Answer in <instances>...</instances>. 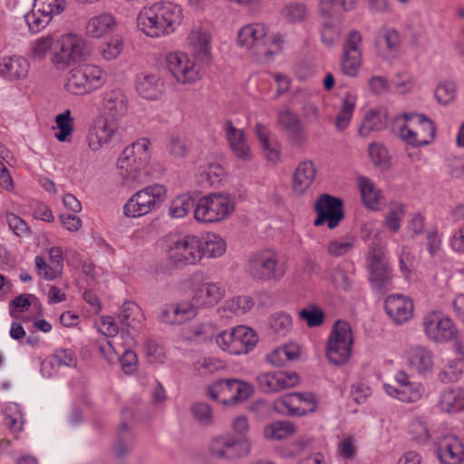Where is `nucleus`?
<instances>
[{
    "label": "nucleus",
    "mask_w": 464,
    "mask_h": 464,
    "mask_svg": "<svg viewBox=\"0 0 464 464\" xmlns=\"http://www.w3.org/2000/svg\"><path fill=\"white\" fill-rule=\"evenodd\" d=\"M295 432V426L289 420L275 421L264 429V436L270 440H284Z\"/></svg>",
    "instance_id": "09e8293b"
},
{
    "label": "nucleus",
    "mask_w": 464,
    "mask_h": 464,
    "mask_svg": "<svg viewBox=\"0 0 464 464\" xmlns=\"http://www.w3.org/2000/svg\"><path fill=\"white\" fill-rule=\"evenodd\" d=\"M188 48L194 56L208 62L211 52V35L209 32L198 25L192 26L186 38Z\"/></svg>",
    "instance_id": "bb28decb"
},
{
    "label": "nucleus",
    "mask_w": 464,
    "mask_h": 464,
    "mask_svg": "<svg viewBox=\"0 0 464 464\" xmlns=\"http://www.w3.org/2000/svg\"><path fill=\"white\" fill-rule=\"evenodd\" d=\"M162 82L158 72H141L136 77V90L147 100H156L160 97Z\"/></svg>",
    "instance_id": "473e14b6"
},
{
    "label": "nucleus",
    "mask_w": 464,
    "mask_h": 464,
    "mask_svg": "<svg viewBox=\"0 0 464 464\" xmlns=\"http://www.w3.org/2000/svg\"><path fill=\"white\" fill-rule=\"evenodd\" d=\"M106 82V73L97 65L82 64L69 71L65 89L74 95H84L100 89Z\"/></svg>",
    "instance_id": "39448f33"
},
{
    "label": "nucleus",
    "mask_w": 464,
    "mask_h": 464,
    "mask_svg": "<svg viewBox=\"0 0 464 464\" xmlns=\"http://www.w3.org/2000/svg\"><path fill=\"white\" fill-rule=\"evenodd\" d=\"M358 186L363 204L372 210L379 208L382 199V192L378 189L372 179L367 177L358 178Z\"/></svg>",
    "instance_id": "ea45409f"
},
{
    "label": "nucleus",
    "mask_w": 464,
    "mask_h": 464,
    "mask_svg": "<svg viewBox=\"0 0 464 464\" xmlns=\"http://www.w3.org/2000/svg\"><path fill=\"white\" fill-rule=\"evenodd\" d=\"M226 295L222 282H202L193 290L192 301L199 307H211L218 304Z\"/></svg>",
    "instance_id": "a878e982"
},
{
    "label": "nucleus",
    "mask_w": 464,
    "mask_h": 464,
    "mask_svg": "<svg viewBox=\"0 0 464 464\" xmlns=\"http://www.w3.org/2000/svg\"><path fill=\"white\" fill-rule=\"evenodd\" d=\"M464 371V360L461 358L450 361L447 367L439 373L441 382L449 383L457 382Z\"/></svg>",
    "instance_id": "680f3d73"
},
{
    "label": "nucleus",
    "mask_w": 464,
    "mask_h": 464,
    "mask_svg": "<svg viewBox=\"0 0 464 464\" xmlns=\"http://www.w3.org/2000/svg\"><path fill=\"white\" fill-rule=\"evenodd\" d=\"M52 14L33 6L32 10L24 14V20L32 34H37L44 30L53 19Z\"/></svg>",
    "instance_id": "49530a36"
},
{
    "label": "nucleus",
    "mask_w": 464,
    "mask_h": 464,
    "mask_svg": "<svg viewBox=\"0 0 464 464\" xmlns=\"http://www.w3.org/2000/svg\"><path fill=\"white\" fill-rule=\"evenodd\" d=\"M168 257L175 266L196 265L203 258L202 240L194 235L180 237L169 246Z\"/></svg>",
    "instance_id": "f8f14e48"
},
{
    "label": "nucleus",
    "mask_w": 464,
    "mask_h": 464,
    "mask_svg": "<svg viewBox=\"0 0 464 464\" xmlns=\"http://www.w3.org/2000/svg\"><path fill=\"white\" fill-rule=\"evenodd\" d=\"M405 215V208L401 204H392L389 207L384 217L383 225L392 232L397 233L401 228Z\"/></svg>",
    "instance_id": "4d7b16f0"
},
{
    "label": "nucleus",
    "mask_w": 464,
    "mask_h": 464,
    "mask_svg": "<svg viewBox=\"0 0 464 464\" xmlns=\"http://www.w3.org/2000/svg\"><path fill=\"white\" fill-rule=\"evenodd\" d=\"M183 8L170 1H158L143 7L137 16L138 28L150 38L172 34L181 25Z\"/></svg>",
    "instance_id": "f257e3e1"
},
{
    "label": "nucleus",
    "mask_w": 464,
    "mask_h": 464,
    "mask_svg": "<svg viewBox=\"0 0 464 464\" xmlns=\"http://www.w3.org/2000/svg\"><path fill=\"white\" fill-rule=\"evenodd\" d=\"M314 209L317 214V218L314 221L315 227L327 222V227L334 229L344 217L343 201L328 194H324L318 198L314 204Z\"/></svg>",
    "instance_id": "a211bd4d"
},
{
    "label": "nucleus",
    "mask_w": 464,
    "mask_h": 464,
    "mask_svg": "<svg viewBox=\"0 0 464 464\" xmlns=\"http://www.w3.org/2000/svg\"><path fill=\"white\" fill-rule=\"evenodd\" d=\"M55 42L52 35L37 38L30 47V56L34 60H43L54 48Z\"/></svg>",
    "instance_id": "bf43d9fd"
},
{
    "label": "nucleus",
    "mask_w": 464,
    "mask_h": 464,
    "mask_svg": "<svg viewBox=\"0 0 464 464\" xmlns=\"http://www.w3.org/2000/svg\"><path fill=\"white\" fill-rule=\"evenodd\" d=\"M268 324L272 333L278 337H284L287 335L293 327V320L291 315L284 312L271 314Z\"/></svg>",
    "instance_id": "3c124183"
},
{
    "label": "nucleus",
    "mask_w": 464,
    "mask_h": 464,
    "mask_svg": "<svg viewBox=\"0 0 464 464\" xmlns=\"http://www.w3.org/2000/svg\"><path fill=\"white\" fill-rule=\"evenodd\" d=\"M281 15L287 23L297 24L305 20L307 9L304 4L292 2L284 6Z\"/></svg>",
    "instance_id": "864d4df0"
},
{
    "label": "nucleus",
    "mask_w": 464,
    "mask_h": 464,
    "mask_svg": "<svg viewBox=\"0 0 464 464\" xmlns=\"http://www.w3.org/2000/svg\"><path fill=\"white\" fill-rule=\"evenodd\" d=\"M29 68L28 61L23 56L4 57L0 61V75L9 81L24 78Z\"/></svg>",
    "instance_id": "72a5a7b5"
},
{
    "label": "nucleus",
    "mask_w": 464,
    "mask_h": 464,
    "mask_svg": "<svg viewBox=\"0 0 464 464\" xmlns=\"http://www.w3.org/2000/svg\"><path fill=\"white\" fill-rule=\"evenodd\" d=\"M418 130H411L406 123L400 126L399 136L407 144L412 147H424L430 145L436 137V128L433 121L426 117L418 116Z\"/></svg>",
    "instance_id": "6ab92c4d"
},
{
    "label": "nucleus",
    "mask_w": 464,
    "mask_h": 464,
    "mask_svg": "<svg viewBox=\"0 0 464 464\" xmlns=\"http://www.w3.org/2000/svg\"><path fill=\"white\" fill-rule=\"evenodd\" d=\"M367 263L372 289L378 294H384L391 290L392 270L379 244L372 243L371 245Z\"/></svg>",
    "instance_id": "9d476101"
},
{
    "label": "nucleus",
    "mask_w": 464,
    "mask_h": 464,
    "mask_svg": "<svg viewBox=\"0 0 464 464\" xmlns=\"http://www.w3.org/2000/svg\"><path fill=\"white\" fill-rule=\"evenodd\" d=\"M355 239L352 236L337 238L328 245V254L334 257H340L348 254L354 246Z\"/></svg>",
    "instance_id": "e2e57ef3"
},
{
    "label": "nucleus",
    "mask_w": 464,
    "mask_h": 464,
    "mask_svg": "<svg viewBox=\"0 0 464 464\" xmlns=\"http://www.w3.org/2000/svg\"><path fill=\"white\" fill-rule=\"evenodd\" d=\"M24 415L20 406L16 403L8 405L5 413V423L12 432H19L23 430Z\"/></svg>",
    "instance_id": "6e6d98bb"
},
{
    "label": "nucleus",
    "mask_w": 464,
    "mask_h": 464,
    "mask_svg": "<svg viewBox=\"0 0 464 464\" xmlns=\"http://www.w3.org/2000/svg\"><path fill=\"white\" fill-rule=\"evenodd\" d=\"M257 342L256 333L246 325H237L222 331L216 337L217 345L233 355L247 354L256 346Z\"/></svg>",
    "instance_id": "0eeeda50"
},
{
    "label": "nucleus",
    "mask_w": 464,
    "mask_h": 464,
    "mask_svg": "<svg viewBox=\"0 0 464 464\" xmlns=\"http://www.w3.org/2000/svg\"><path fill=\"white\" fill-rule=\"evenodd\" d=\"M362 34L358 30H352L347 34L343 46L340 62L342 72L349 77H355L362 65Z\"/></svg>",
    "instance_id": "dca6fc26"
},
{
    "label": "nucleus",
    "mask_w": 464,
    "mask_h": 464,
    "mask_svg": "<svg viewBox=\"0 0 464 464\" xmlns=\"http://www.w3.org/2000/svg\"><path fill=\"white\" fill-rule=\"evenodd\" d=\"M438 407L445 413H458L464 410V389L450 387L445 389L440 395Z\"/></svg>",
    "instance_id": "c9c22d12"
},
{
    "label": "nucleus",
    "mask_w": 464,
    "mask_h": 464,
    "mask_svg": "<svg viewBox=\"0 0 464 464\" xmlns=\"http://www.w3.org/2000/svg\"><path fill=\"white\" fill-rule=\"evenodd\" d=\"M223 130L235 157L241 160H250L252 159V151L244 130L236 128L230 120L226 121L223 125Z\"/></svg>",
    "instance_id": "cd10ccee"
},
{
    "label": "nucleus",
    "mask_w": 464,
    "mask_h": 464,
    "mask_svg": "<svg viewBox=\"0 0 464 464\" xmlns=\"http://www.w3.org/2000/svg\"><path fill=\"white\" fill-rule=\"evenodd\" d=\"M199 306L193 301H184L165 305L160 312V322L168 324H180L194 318Z\"/></svg>",
    "instance_id": "4be33fe9"
},
{
    "label": "nucleus",
    "mask_w": 464,
    "mask_h": 464,
    "mask_svg": "<svg viewBox=\"0 0 464 464\" xmlns=\"http://www.w3.org/2000/svg\"><path fill=\"white\" fill-rule=\"evenodd\" d=\"M76 364V357L74 353L69 349H58L52 356L47 358L42 364V371L48 366L54 368L60 366L73 367Z\"/></svg>",
    "instance_id": "8fccbe9b"
},
{
    "label": "nucleus",
    "mask_w": 464,
    "mask_h": 464,
    "mask_svg": "<svg viewBox=\"0 0 464 464\" xmlns=\"http://www.w3.org/2000/svg\"><path fill=\"white\" fill-rule=\"evenodd\" d=\"M255 133L258 139L266 160L276 163L280 160V144L265 125L257 122L255 126Z\"/></svg>",
    "instance_id": "f704fd0d"
},
{
    "label": "nucleus",
    "mask_w": 464,
    "mask_h": 464,
    "mask_svg": "<svg viewBox=\"0 0 464 464\" xmlns=\"http://www.w3.org/2000/svg\"><path fill=\"white\" fill-rule=\"evenodd\" d=\"M353 336L351 325L342 320H338L332 327L331 334L326 343V356L335 365L344 364L350 358Z\"/></svg>",
    "instance_id": "6e6552de"
},
{
    "label": "nucleus",
    "mask_w": 464,
    "mask_h": 464,
    "mask_svg": "<svg viewBox=\"0 0 464 464\" xmlns=\"http://www.w3.org/2000/svg\"><path fill=\"white\" fill-rule=\"evenodd\" d=\"M423 331L426 337L436 343H444L458 339L459 331L453 321L439 312H430L423 316Z\"/></svg>",
    "instance_id": "2eb2a0df"
},
{
    "label": "nucleus",
    "mask_w": 464,
    "mask_h": 464,
    "mask_svg": "<svg viewBox=\"0 0 464 464\" xmlns=\"http://www.w3.org/2000/svg\"><path fill=\"white\" fill-rule=\"evenodd\" d=\"M411 439L418 444H425L430 438V430L425 420L416 418L410 424Z\"/></svg>",
    "instance_id": "0e129e2a"
},
{
    "label": "nucleus",
    "mask_w": 464,
    "mask_h": 464,
    "mask_svg": "<svg viewBox=\"0 0 464 464\" xmlns=\"http://www.w3.org/2000/svg\"><path fill=\"white\" fill-rule=\"evenodd\" d=\"M300 378L296 372L286 371L267 372L256 377V382L261 392L265 393L279 392L293 388L299 383Z\"/></svg>",
    "instance_id": "aec40b11"
},
{
    "label": "nucleus",
    "mask_w": 464,
    "mask_h": 464,
    "mask_svg": "<svg viewBox=\"0 0 464 464\" xmlns=\"http://www.w3.org/2000/svg\"><path fill=\"white\" fill-rule=\"evenodd\" d=\"M252 448V443L246 436L237 437L224 434L212 439L209 452L213 458L223 460H234L246 457Z\"/></svg>",
    "instance_id": "ddd939ff"
},
{
    "label": "nucleus",
    "mask_w": 464,
    "mask_h": 464,
    "mask_svg": "<svg viewBox=\"0 0 464 464\" xmlns=\"http://www.w3.org/2000/svg\"><path fill=\"white\" fill-rule=\"evenodd\" d=\"M235 210V201L228 194L213 193L201 198L195 207V218L202 223H215L227 218Z\"/></svg>",
    "instance_id": "423d86ee"
},
{
    "label": "nucleus",
    "mask_w": 464,
    "mask_h": 464,
    "mask_svg": "<svg viewBox=\"0 0 464 464\" xmlns=\"http://www.w3.org/2000/svg\"><path fill=\"white\" fill-rule=\"evenodd\" d=\"M378 44L383 48L389 55H395L400 49L401 37L399 33L391 27L382 28L377 36Z\"/></svg>",
    "instance_id": "de8ad7c7"
},
{
    "label": "nucleus",
    "mask_w": 464,
    "mask_h": 464,
    "mask_svg": "<svg viewBox=\"0 0 464 464\" xmlns=\"http://www.w3.org/2000/svg\"><path fill=\"white\" fill-rule=\"evenodd\" d=\"M119 321L123 327L139 329L144 319L141 308L134 302H125L118 314Z\"/></svg>",
    "instance_id": "a19ab883"
},
{
    "label": "nucleus",
    "mask_w": 464,
    "mask_h": 464,
    "mask_svg": "<svg viewBox=\"0 0 464 464\" xmlns=\"http://www.w3.org/2000/svg\"><path fill=\"white\" fill-rule=\"evenodd\" d=\"M368 154L372 161L382 169H387L391 166V157L388 150L381 143H371L368 147Z\"/></svg>",
    "instance_id": "052dcab7"
},
{
    "label": "nucleus",
    "mask_w": 464,
    "mask_h": 464,
    "mask_svg": "<svg viewBox=\"0 0 464 464\" xmlns=\"http://www.w3.org/2000/svg\"><path fill=\"white\" fill-rule=\"evenodd\" d=\"M168 70L180 83L194 82L200 78V68L186 53L176 51L165 57Z\"/></svg>",
    "instance_id": "f3484780"
},
{
    "label": "nucleus",
    "mask_w": 464,
    "mask_h": 464,
    "mask_svg": "<svg viewBox=\"0 0 464 464\" xmlns=\"http://www.w3.org/2000/svg\"><path fill=\"white\" fill-rule=\"evenodd\" d=\"M274 410L285 416H304L302 405H300L299 392H293L275 401Z\"/></svg>",
    "instance_id": "37998d69"
},
{
    "label": "nucleus",
    "mask_w": 464,
    "mask_h": 464,
    "mask_svg": "<svg viewBox=\"0 0 464 464\" xmlns=\"http://www.w3.org/2000/svg\"><path fill=\"white\" fill-rule=\"evenodd\" d=\"M87 55V41L81 35L66 34L55 42L51 60L56 70L64 71L83 61Z\"/></svg>",
    "instance_id": "f03ea898"
},
{
    "label": "nucleus",
    "mask_w": 464,
    "mask_h": 464,
    "mask_svg": "<svg viewBox=\"0 0 464 464\" xmlns=\"http://www.w3.org/2000/svg\"><path fill=\"white\" fill-rule=\"evenodd\" d=\"M123 50V40L119 35L111 38L107 43L102 44L100 53L106 61L116 59Z\"/></svg>",
    "instance_id": "338daca9"
},
{
    "label": "nucleus",
    "mask_w": 464,
    "mask_h": 464,
    "mask_svg": "<svg viewBox=\"0 0 464 464\" xmlns=\"http://www.w3.org/2000/svg\"><path fill=\"white\" fill-rule=\"evenodd\" d=\"M246 271L256 280H278L285 275L277 253L272 248H265L253 253L248 259Z\"/></svg>",
    "instance_id": "1a4fd4ad"
},
{
    "label": "nucleus",
    "mask_w": 464,
    "mask_h": 464,
    "mask_svg": "<svg viewBox=\"0 0 464 464\" xmlns=\"http://www.w3.org/2000/svg\"><path fill=\"white\" fill-rule=\"evenodd\" d=\"M194 207L192 198L187 195L177 197L169 207V215L175 218H184Z\"/></svg>",
    "instance_id": "69168bd1"
},
{
    "label": "nucleus",
    "mask_w": 464,
    "mask_h": 464,
    "mask_svg": "<svg viewBox=\"0 0 464 464\" xmlns=\"http://www.w3.org/2000/svg\"><path fill=\"white\" fill-rule=\"evenodd\" d=\"M254 306V301L250 296H236L225 302L223 309L233 314L241 315L249 312Z\"/></svg>",
    "instance_id": "5fc2aeb1"
},
{
    "label": "nucleus",
    "mask_w": 464,
    "mask_h": 464,
    "mask_svg": "<svg viewBox=\"0 0 464 464\" xmlns=\"http://www.w3.org/2000/svg\"><path fill=\"white\" fill-rule=\"evenodd\" d=\"M278 125L288 133L294 143L301 144L306 140L305 130L298 116L290 110H284L277 114Z\"/></svg>",
    "instance_id": "c756f323"
},
{
    "label": "nucleus",
    "mask_w": 464,
    "mask_h": 464,
    "mask_svg": "<svg viewBox=\"0 0 464 464\" xmlns=\"http://www.w3.org/2000/svg\"><path fill=\"white\" fill-rule=\"evenodd\" d=\"M150 141L141 138L126 147L121 153L117 166L119 174L125 182L138 180L141 169L150 160Z\"/></svg>",
    "instance_id": "7ed1b4c3"
},
{
    "label": "nucleus",
    "mask_w": 464,
    "mask_h": 464,
    "mask_svg": "<svg viewBox=\"0 0 464 464\" xmlns=\"http://www.w3.org/2000/svg\"><path fill=\"white\" fill-rule=\"evenodd\" d=\"M55 122L58 129L55 138L62 142L68 140L73 131V120L71 117V111L66 110L64 112L58 114L55 117Z\"/></svg>",
    "instance_id": "13d9d810"
},
{
    "label": "nucleus",
    "mask_w": 464,
    "mask_h": 464,
    "mask_svg": "<svg viewBox=\"0 0 464 464\" xmlns=\"http://www.w3.org/2000/svg\"><path fill=\"white\" fill-rule=\"evenodd\" d=\"M267 28L264 24L255 23L245 25L238 32L237 44L239 46L252 51L258 58L270 61L274 52L267 46Z\"/></svg>",
    "instance_id": "4468645a"
},
{
    "label": "nucleus",
    "mask_w": 464,
    "mask_h": 464,
    "mask_svg": "<svg viewBox=\"0 0 464 464\" xmlns=\"http://www.w3.org/2000/svg\"><path fill=\"white\" fill-rule=\"evenodd\" d=\"M410 367L420 374L430 372L434 366L433 353L423 346L411 348L408 353Z\"/></svg>",
    "instance_id": "e433bc0d"
},
{
    "label": "nucleus",
    "mask_w": 464,
    "mask_h": 464,
    "mask_svg": "<svg viewBox=\"0 0 464 464\" xmlns=\"http://www.w3.org/2000/svg\"><path fill=\"white\" fill-rule=\"evenodd\" d=\"M358 0H321L319 4L320 16L338 17L342 13L349 12L356 7Z\"/></svg>",
    "instance_id": "79ce46f5"
},
{
    "label": "nucleus",
    "mask_w": 464,
    "mask_h": 464,
    "mask_svg": "<svg viewBox=\"0 0 464 464\" xmlns=\"http://www.w3.org/2000/svg\"><path fill=\"white\" fill-rule=\"evenodd\" d=\"M167 198L163 185L153 184L134 193L124 204L123 213L127 218H137L159 208Z\"/></svg>",
    "instance_id": "20e7f679"
},
{
    "label": "nucleus",
    "mask_w": 464,
    "mask_h": 464,
    "mask_svg": "<svg viewBox=\"0 0 464 464\" xmlns=\"http://www.w3.org/2000/svg\"><path fill=\"white\" fill-rule=\"evenodd\" d=\"M34 264L37 274L45 280L52 281L62 276L63 269L61 267L53 264H47L40 256L34 258Z\"/></svg>",
    "instance_id": "774afa93"
},
{
    "label": "nucleus",
    "mask_w": 464,
    "mask_h": 464,
    "mask_svg": "<svg viewBox=\"0 0 464 464\" xmlns=\"http://www.w3.org/2000/svg\"><path fill=\"white\" fill-rule=\"evenodd\" d=\"M357 102V97L352 92L343 95L341 102V108L335 119V126L339 130L348 128L353 118Z\"/></svg>",
    "instance_id": "c03bdc74"
},
{
    "label": "nucleus",
    "mask_w": 464,
    "mask_h": 464,
    "mask_svg": "<svg viewBox=\"0 0 464 464\" xmlns=\"http://www.w3.org/2000/svg\"><path fill=\"white\" fill-rule=\"evenodd\" d=\"M436 454L442 464H461L464 460V444L455 435H447L437 444Z\"/></svg>",
    "instance_id": "393cba45"
},
{
    "label": "nucleus",
    "mask_w": 464,
    "mask_h": 464,
    "mask_svg": "<svg viewBox=\"0 0 464 464\" xmlns=\"http://www.w3.org/2000/svg\"><path fill=\"white\" fill-rule=\"evenodd\" d=\"M383 389L389 396L406 403L416 402L422 395L421 385L418 382H411L404 386L385 383Z\"/></svg>",
    "instance_id": "4c0bfd02"
},
{
    "label": "nucleus",
    "mask_w": 464,
    "mask_h": 464,
    "mask_svg": "<svg viewBox=\"0 0 464 464\" xmlns=\"http://www.w3.org/2000/svg\"><path fill=\"white\" fill-rule=\"evenodd\" d=\"M322 18V29H321V40L322 43L330 47L335 44L341 35V26L339 22L341 18L338 17H326L320 16Z\"/></svg>",
    "instance_id": "a18cd8bd"
},
{
    "label": "nucleus",
    "mask_w": 464,
    "mask_h": 464,
    "mask_svg": "<svg viewBox=\"0 0 464 464\" xmlns=\"http://www.w3.org/2000/svg\"><path fill=\"white\" fill-rule=\"evenodd\" d=\"M388 111L383 107L372 108L366 112L359 127L361 137H367L372 131H381L387 127Z\"/></svg>",
    "instance_id": "7c9ffc66"
},
{
    "label": "nucleus",
    "mask_w": 464,
    "mask_h": 464,
    "mask_svg": "<svg viewBox=\"0 0 464 464\" xmlns=\"http://www.w3.org/2000/svg\"><path fill=\"white\" fill-rule=\"evenodd\" d=\"M117 27L115 17L110 13H102L91 17L85 25L86 34L92 38H102Z\"/></svg>",
    "instance_id": "2f4dec72"
},
{
    "label": "nucleus",
    "mask_w": 464,
    "mask_h": 464,
    "mask_svg": "<svg viewBox=\"0 0 464 464\" xmlns=\"http://www.w3.org/2000/svg\"><path fill=\"white\" fill-rule=\"evenodd\" d=\"M118 130V123L110 121L102 117L94 120L88 130L86 142L89 149L98 151L109 144Z\"/></svg>",
    "instance_id": "412c9836"
},
{
    "label": "nucleus",
    "mask_w": 464,
    "mask_h": 464,
    "mask_svg": "<svg viewBox=\"0 0 464 464\" xmlns=\"http://www.w3.org/2000/svg\"><path fill=\"white\" fill-rule=\"evenodd\" d=\"M253 393V387L238 379H222L208 387L207 394L225 405L246 401Z\"/></svg>",
    "instance_id": "9b49d317"
},
{
    "label": "nucleus",
    "mask_w": 464,
    "mask_h": 464,
    "mask_svg": "<svg viewBox=\"0 0 464 464\" xmlns=\"http://www.w3.org/2000/svg\"><path fill=\"white\" fill-rule=\"evenodd\" d=\"M300 357V347L294 343L275 348L266 354L268 363L276 367L285 365L289 362L296 361Z\"/></svg>",
    "instance_id": "58836bf2"
},
{
    "label": "nucleus",
    "mask_w": 464,
    "mask_h": 464,
    "mask_svg": "<svg viewBox=\"0 0 464 464\" xmlns=\"http://www.w3.org/2000/svg\"><path fill=\"white\" fill-rule=\"evenodd\" d=\"M102 108L104 119L118 123L119 120L128 112V100L121 89H112L105 92L102 96Z\"/></svg>",
    "instance_id": "5701e85b"
},
{
    "label": "nucleus",
    "mask_w": 464,
    "mask_h": 464,
    "mask_svg": "<svg viewBox=\"0 0 464 464\" xmlns=\"http://www.w3.org/2000/svg\"><path fill=\"white\" fill-rule=\"evenodd\" d=\"M384 308L389 317L396 324L408 322L413 314V302L404 295H391L385 299Z\"/></svg>",
    "instance_id": "b1692460"
},
{
    "label": "nucleus",
    "mask_w": 464,
    "mask_h": 464,
    "mask_svg": "<svg viewBox=\"0 0 464 464\" xmlns=\"http://www.w3.org/2000/svg\"><path fill=\"white\" fill-rule=\"evenodd\" d=\"M203 256L216 258L221 256L227 248L224 239L217 235H208L206 239L202 241Z\"/></svg>",
    "instance_id": "603ef678"
},
{
    "label": "nucleus",
    "mask_w": 464,
    "mask_h": 464,
    "mask_svg": "<svg viewBox=\"0 0 464 464\" xmlns=\"http://www.w3.org/2000/svg\"><path fill=\"white\" fill-rule=\"evenodd\" d=\"M316 172L312 160H305L298 163L292 175L293 192L296 195H304L312 187Z\"/></svg>",
    "instance_id": "c85d7f7f"
}]
</instances>
